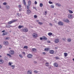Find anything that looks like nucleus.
<instances>
[{"mask_svg":"<svg viewBox=\"0 0 74 74\" xmlns=\"http://www.w3.org/2000/svg\"><path fill=\"white\" fill-rule=\"evenodd\" d=\"M64 55L65 57H67V56H68V54L66 53H64Z\"/></svg>","mask_w":74,"mask_h":74,"instance_id":"dca6fc26","label":"nucleus"},{"mask_svg":"<svg viewBox=\"0 0 74 74\" xmlns=\"http://www.w3.org/2000/svg\"><path fill=\"white\" fill-rule=\"evenodd\" d=\"M2 46H1V45H0V49L1 48H2Z\"/></svg>","mask_w":74,"mask_h":74,"instance_id":"3c124183","label":"nucleus"},{"mask_svg":"<svg viewBox=\"0 0 74 74\" xmlns=\"http://www.w3.org/2000/svg\"><path fill=\"white\" fill-rule=\"evenodd\" d=\"M40 39L41 40H42L43 39V38H42V37H40Z\"/></svg>","mask_w":74,"mask_h":74,"instance_id":"49530a36","label":"nucleus"},{"mask_svg":"<svg viewBox=\"0 0 74 74\" xmlns=\"http://www.w3.org/2000/svg\"><path fill=\"white\" fill-rule=\"evenodd\" d=\"M23 27V26L22 25H19L18 27V29H21L22 27Z\"/></svg>","mask_w":74,"mask_h":74,"instance_id":"5701e85b","label":"nucleus"},{"mask_svg":"<svg viewBox=\"0 0 74 74\" xmlns=\"http://www.w3.org/2000/svg\"><path fill=\"white\" fill-rule=\"evenodd\" d=\"M7 55H8V56H10V57L11 56L9 54H7Z\"/></svg>","mask_w":74,"mask_h":74,"instance_id":"c03bdc74","label":"nucleus"},{"mask_svg":"<svg viewBox=\"0 0 74 74\" xmlns=\"http://www.w3.org/2000/svg\"><path fill=\"white\" fill-rule=\"evenodd\" d=\"M45 65L46 66H49V63L48 62H47L45 64Z\"/></svg>","mask_w":74,"mask_h":74,"instance_id":"4be33fe9","label":"nucleus"},{"mask_svg":"<svg viewBox=\"0 0 74 74\" xmlns=\"http://www.w3.org/2000/svg\"><path fill=\"white\" fill-rule=\"evenodd\" d=\"M32 36L34 38H36L37 37V34L36 33H34L32 34Z\"/></svg>","mask_w":74,"mask_h":74,"instance_id":"7ed1b4c3","label":"nucleus"},{"mask_svg":"<svg viewBox=\"0 0 74 74\" xmlns=\"http://www.w3.org/2000/svg\"><path fill=\"white\" fill-rule=\"evenodd\" d=\"M3 5H7V3L6 2H4L3 3Z\"/></svg>","mask_w":74,"mask_h":74,"instance_id":"473e14b6","label":"nucleus"},{"mask_svg":"<svg viewBox=\"0 0 74 74\" xmlns=\"http://www.w3.org/2000/svg\"><path fill=\"white\" fill-rule=\"evenodd\" d=\"M43 5V4L42 3H40V7H42Z\"/></svg>","mask_w":74,"mask_h":74,"instance_id":"c756f323","label":"nucleus"},{"mask_svg":"<svg viewBox=\"0 0 74 74\" xmlns=\"http://www.w3.org/2000/svg\"><path fill=\"white\" fill-rule=\"evenodd\" d=\"M67 41H68V42H70V41H71V39L69 38L67 39Z\"/></svg>","mask_w":74,"mask_h":74,"instance_id":"a878e982","label":"nucleus"},{"mask_svg":"<svg viewBox=\"0 0 74 74\" xmlns=\"http://www.w3.org/2000/svg\"><path fill=\"white\" fill-rule=\"evenodd\" d=\"M5 8L6 10H10V7L8 5H6L5 6Z\"/></svg>","mask_w":74,"mask_h":74,"instance_id":"9b49d317","label":"nucleus"},{"mask_svg":"<svg viewBox=\"0 0 74 74\" xmlns=\"http://www.w3.org/2000/svg\"><path fill=\"white\" fill-rule=\"evenodd\" d=\"M35 4H37V2L36 1H35Z\"/></svg>","mask_w":74,"mask_h":74,"instance_id":"a19ab883","label":"nucleus"},{"mask_svg":"<svg viewBox=\"0 0 74 74\" xmlns=\"http://www.w3.org/2000/svg\"><path fill=\"white\" fill-rule=\"evenodd\" d=\"M34 18H37V16L36 15H34Z\"/></svg>","mask_w":74,"mask_h":74,"instance_id":"a18cd8bd","label":"nucleus"},{"mask_svg":"<svg viewBox=\"0 0 74 74\" xmlns=\"http://www.w3.org/2000/svg\"><path fill=\"white\" fill-rule=\"evenodd\" d=\"M56 49H57V48H56Z\"/></svg>","mask_w":74,"mask_h":74,"instance_id":"69168bd1","label":"nucleus"},{"mask_svg":"<svg viewBox=\"0 0 74 74\" xmlns=\"http://www.w3.org/2000/svg\"><path fill=\"white\" fill-rule=\"evenodd\" d=\"M12 69H14V68H12Z\"/></svg>","mask_w":74,"mask_h":74,"instance_id":"0e129e2a","label":"nucleus"},{"mask_svg":"<svg viewBox=\"0 0 74 74\" xmlns=\"http://www.w3.org/2000/svg\"><path fill=\"white\" fill-rule=\"evenodd\" d=\"M28 29L27 28H25L23 29V31L24 32H28Z\"/></svg>","mask_w":74,"mask_h":74,"instance_id":"f03ea898","label":"nucleus"},{"mask_svg":"<svg viewBox=\"0 0 74 74\" xmlns=\"http://www.w3.org/2000/svg\"><path fill=\"white\" fill-rule=\"evenodd\" d=\"M27 14H29L30 13V10H28L27 11Z\"/></svg>","mask_w":74,"mask_h":74,"instance_id":"a211bd4d","label":"nucleus"},{"mask_svg":"<svg viewBox=\"0 0 74 74\" xmlns=\"http://www.w3.org/2000/svg\"><path fill=\"white\" fill-rule=\"evenodd\" d=\"M28 3L29 5H30L31 4V1H29L28 2Z\"/></svg>","mask_w":74,"mask_h":74,"instance_id":"7c9ffc66","label":"nucleus"},{"mask_svg":"<svg viewBox=\"0 0 74 74\" xmlns=\"http://www.w3.org/2000/svg\"><path fill=\"white\" fill-rule=\"evenodd\" d=\"M73 61H74V58L73 59Z\"/></svg>","mask_w":74,"mask_h":74,"instance_id":"052dcab7","label":"nucleus"},{"mask_svg":"<svg viewBox=\"0 0 74 74\" xmlns=\"http://www.w3.org/2000/svg\"><path fill=\"white\" fill-rule=\"evenodd\" d=\"M19 11H21V9H19Z\"/></svg>","mask_w":74,"mask_h":74,"instance_id":"6e6d98bb","label":"nucleus"},{"mask_svg":"<svg viewBox=\"0 0 74 74\" xmlns=\"http://www.w3.org/2000/svg\"><path fill=\"white\" fill-rule=\"evenodd\" d=\"M68 11L69 12V13H70V14H73V12L70 10H68Z\"/></svg>","mask_w":74,"mask_h":74,"instance_id":"aec40b11","label":"nucleus"},{"mask_svg":"<svg viewBox=\"0 0 74 74\" xmlns=\"http://www.w3.org/2000/svg\"><path fill=\"white\" fill-rule=\"evenodd\" d=\"M68 17L69 19H71V18L73 17V16H72V15L71 14H69L68 15Z\"/></svg>","mask_w":74,"mask_h":74,"instance_id":"9d476101","label":"nucleus"},{"mask_svg":"<svg viewBox=\"0 0 74 74\" xmlns=\"http://www.w3.org/2000/svg\"><path fill=\"white\" fill-rule=\"evenodd\" d=\"M55 14H54V15H55Z\"/></svg>","mask_w":74,"mask_h":74,"instance_id":"e2e57ef3","label":"nucleus"},{"mask_svg":"<svg viewBox=\"0 0 74 74\" xmlns=\"http://www.w3.org/2000/svg\"><path fill=\"white\" fill-rule=\"evenodd\" d=\"M13 64V63L12 62H9L8 63V64L9 66H11V64Z\"/></svg>","mask_w":74,"mask_h":74,"instance_id":"412c9836","label":"nucleus"},{"mask_svg":"<svg viewBox=\"0 0 74 74\" xmlns=\"http://www.w3.org/2000/svg\"><path fill=\"white\" fill-rule=\"evenodd\" d=\"M66 39H65V40H66Z\"/></svg>","mask_w":74,"mask_h":74,"instance_id":"680f3d73","label":"nucleus"},{"mask_svg":"<svg viewBox=\"0 0 74 74\" xmlns=\"http://www.w3.org/2000/svg\"><path fill=\"white\" fill-rule=\"evenodd\" d=\"M27 74H32V71H31L29 70L27 72Z\"/></svg>","mask_w":74,"mask_h":74,"instance_id":"f8f14e48","label":"nucleus"},{"mask_svg":"<svg viewBox=\"0 0 74 74\" xmlns=\"http://www.w3.org/2000/svg\"><path fill=\"white\" fill-rule=\"evenodd\" d=\"M49 53L51 54H53L54 53V51L53 50H51L49 51Z\"/></svg>","mask_w":74,"mask_h":74,"instance_id":"4468645a","label":"nucleus"},{"mask_svg":"<svg viewBox=\"0 0 74 74\" xmlns=\"http://www.w3.org/2000/svg\"><path fill=\"white\" fill-rule=\"evenodd\" d=\"M45 50L46 51H48L49 50V48H46L45 49Z\"/></svg>","mask_w":74,"mask_h":74,"instance_id":"b1692460","label":"nucleus"},{"mask_svg":"<svg viewBox=\"0 0 74 74\" xmlns=\"http://www.w3.org/2000/svg\"><path fill=\"white\" fill-rule=\"evenodd\" d=\"M7 32H5L3 33L2 35L3 36H5V35H7Z\"/></svg>","mask_w":74,"mask_h":74,"instance_id":"393cba45","label":"nucleus"},{"mask_svg":"<svg viewBox=\"0 0 74 74\" xmlns=\"http://www.w3.org/2000/svg\"><path fill=\"white\" fill-rule=\"evenodd\" d=\"M58 25H62V26H63L64 25V23H63L61 22V21H59L58 23Z\"/></svg>","mask_w":74,"mask_h":74,"instance_id":"39448f33","label":"nucleus"},{"mask_svg":"<svg viewBox=\"0 0 74 74\" xmlns=\"http://www.w3.org/2000/svg\"><path fill=\"white\" fill-rule=\"evenodd\" d=\"M49 25H52V24H51V23L49 24Z\"/></svg>","mask_w":74,"mask_h":74,"instance_id":"4d7b16f0","label":"nucleus"},{"mask_svg":"<svg viewBox=\"0 0 74 74\" xmlns=\"http://www.w3.org/2000/svg\"><path fill=\"white\" fill-rule=\"evenodd\" d=\"M22 53L24 56H25V52H23Z\"/></svg>","mask_w":74,"mask_h":74,"instance_id":"e433bc0d","label":"nucleus"},{"mask_svg":"<svg viewBox=\"0 0 74 74\" xmlns=\"http://www.w3.org/2000/svg\"><path fill=\"white\" fill-rule=\"evenodd\" d=\"M3 44L5 45H8V44H9L8 42L7 41H4L3 42Z\"/></svg>","mask_w":74,"mask_h":74,"instance_id":"20e7f679","label":"nucleus"},{"mask_svg":"<svg viewBox=\"0 0 74 74\" xmlns=\"http://www.w3.org/2000/svg\"><path fill=\"white\" fill-rule=\"evenodd\" d=\"M54 67H58V64L56 63L54 64Z\"/></svg>","mask_w":74,"mask_h":74,"instance_id":"ddd939ff","label":"nucleus"},{"mask_svg":"<svg viewBox=\"0 0 74 74\" xmlns=\"http://www.w3.org/2000/svg\"><path fill=\"white\" fill-rule=\"evenodd\" d=\"M9 39V37H7L5 38V40H8Z\"/></svg>","mask_w":74,"mask_h":74,"instance_id":"09e8293b","label":"nucleus"},{"mask_svg":"<svg viewBox=\"0 0 74 74\" xmlns=\"http://www.w3.org/2000/svg\"><path fill=\"white\" fill-rule=\"evenodd\" d=\"M64 22H67V23L69 22V20L68 19L64 20Z\"/></svg>","mask_w":74,"mask_h":74,"instance_id":"f3484780","label":"nucleus"},{"mask_svg":"<svg viewBox=\"0 0 74 74\" xmlns=\"http://www.w3.org/2000/svg\"><path fill=\"white\" fill-rule=\"evenodd\" d=\"M29 5H28V6H27V9H28V10H29Z\"/></svg>","mask_w":74,"mask_h":74,"instance_id":"58836bf2","label":"nucleus"},{"mask_svg":"<svg viewBox=\"0 0 74 74\" xmlns=\"http://www.w3.org/2000/svg\"><path fill=\"white\" fill-rule=\"evenodd\" d=\"M1 56H0V58H1Z\"/></svg>","mask_w":74,"mask_h":74,"instance_id":"bf43d9fd","label":"nucleus"},{"mask_svg":"<svg viewBox=\"0 0 74 74\" xmlns=\"http://www.w3.org/2000/svg\"><path fill=\"white\" fill-rule=\"evenodd\" d=\"M47 12L46 11L45 12V15H47Z\"/></svg>","mask_w":74,"mask_h":74,"instance_id":"37998d69","label":"nucleus"},{"mask_svg":"<svg viewBox=\"0 0 74 74\" xmlns=\"http://www.w3.org/2000/svg\"><path fill=\"white\" fill-rule=\"evenodd\" d=\"M59 42V40L58 39H56L54 40L55 43H58Z\"/></svg>","mask_w":74,"mask_h":74,"instance_id":"423d86ee","label":"nucleus"},{"mask_svg":"<svg viewBox=\"0 0 74 74\" xmlns=\"http://www.w3.org/2000/svg\"><path fill=\"white\" fill-rule=\"evenodd\" d=\"M17 21V20H14L12 21H10L8 23V24H11V23H14L15 22Z\"/></svg>","mask_w":74,"mask_h":74,"instance_id":"f257e3e1","label":"nucleus"},{"mask_svg":"<svg viewBox=\"0 0 74 74\" xmlns=\"http://www.w3.org/2000/svg\"><path fill=\"white\" fill-rule=\"evenodd\" d=\"M18 7L20 8H21V5H18Z\"/></svg>","mask_w":74,"mask_h":74,"instance_id":"ea45409f","label":"nucleus"},{"mask_svg":"<svg viewBox=\"0 0 74 74\" xmlns=\"http://www.w3.org/2000/svg\"><path fill=\"white\" fill-rule=\"evenodd\" d=\"M19 56L21 58H23V56H22V55L21 54H19Z\"/></svg>","mask_w":74,"mask_h":74,"instance_id":"cd10ccee","label":"nucleus"},{"mask_svg":"<svg viewBox=\"0 0 74 74\" xmlns=\"http://www.w3.org/2000/svg\"><path fill=\"white\" fill-rule=\"evenodd\" d=\"M1 8V5H0V8Z\"/></svg>","mask_w":74,"mask_h":74,"instance_id":"13d9d810","label":"nucleus"},{"mask_svg":"<svg viewBox=\"0 0 74 74\" xmlns=\"http://www.w3.org/2000/svg\"><path fill=\"white\" fill-rule=\"evenodd\" d=\"M34 72L35 73H38V71H37L36 70L34 71Z\"/></svg>","mask_w":74,"mask_h":74,"instance_id":"c9c22d12","label":"nucleus"},{"mask_svg":"<svg viewBox=\"0 0 74 74\" xmlns=\"http://www.w3.org/2000/svg\"><path fill=\"white\" fill-rule=\"evenodd\" d=\"M56 5L57 7H60L61 6V5L59 3H56Z\"/></svg>","mask_w":74,"mask_h":74,"instance_id":"2eb2a0df","label":"nucleus"},{"mask_svg":"<svg viewBox=\"0 0 74 74\" xmlns=\"http://www.w3.org/2000/svg\"><path fill=\"white\" fill-rule=\"evenodd\" d=\"M11 67H15V65H11Z\"/></svg>","mask_w":74,"mask_h":74,"instance_id":"de8ad7c7","label":"nucleus"},{"mask_svg":"<svg viewBox=\"0 0 74 74\" xmlns=\"http://www.w3.org/2000/svg\"><path fill=\"white\" fill-rule=\"evenodd\" d=\"M4 32H5V31H2V33H4Z\"/></svg>","mask_w":74,"mask_h":74,"instance_id":"864d4df0","label":"nucleus"},{"mask_svg":"<svg viewBox=\"0 0 74 74\" xmlns=\"http://www.w3.org/2000/svg\"><path fill=\"white\" fill-rule=\"evenodd\" d=\"M43 39H44L45 40H47V38L45 37V36H43Z\"/></svg>","mask_w":74,"mask_h":74,"instance_id":"bb28decb","label":"nucleus"},{"mask_svg":"<svg viewBox=\"0 0 74 74\" xmlns=\"http://www.w3.org/2000/svg\"><path fill=\"white\" fill-rule=\"evenodd\" d=\"M24 48H26V49H27V46H25Z\"/></svg>","mask_w":74,"mask_h":74,"instance_id":"4c0bfd02","label":"nucleus"},{"mask_svg":"<svg viewBox=\"0 0 74 74\" xmlns=\"http://www.w3.org/2000/svg\"><path fill=\"white\" fill-rule=\"evenodd\" d=\"M42 53H43V55H45V52H43Z\"/></svg>","mask_w":74,"mask_h":74,"instance_id":"603ef678","label":"nucleus"},{"mask_svg":"<svg viewBox=\"0 0 74 74\" xmlns=\"http://www.w3.org/2000/svg\"><path fill=\"white\" fill-rule=\"evenodd\" d=\"M33 8H34V9H36V11H37V9H36V8H35V7H33Z\"/></svg>","mask_w":74,"mask_h":74,"instance_id":"8fccbe9b","label":"nucleus"},{"mask_svg":"<svg viewBox=\"0 0 74 74\" xmlns=\"http://www.w3.org/2000/svg\"><path fill=\"white\" fill-rule=\"evenodd\" d=\"M54 7H55V6L53 5H51L50 6V8H54Z\"/></svg>","mask_w":74,"mask_h":74,"instance_id":"c85d7f7f","label":"nucleus"},{"mask_svg":"<svg viewBox=\"0 0 74 74\" xmlns=\"http://www.w3.org/2000/svg\"><path fill=\"white\" fill-rule=\"evenodd\" d=\"M48 35L49 36H52V33L51 32H49L48 33Z\"/></svg>","mask_w":74,"mask_h":74,"instance_id":"6ab92c4d","label":"nucleus"},{"mask_svg":"<svg viewBox=\"0 0 74 74\" xmlns=\"http://www.w3.org/2000/svg\"><path fill=\"white\" fill-rule=\"evenodd\" d=\"M28 58H32L33 57V55L32 54H29L27 56Z\"/></svg>","mask_w":74,"mask_h":74,"instance_id":"1a4fd4ad","label":"nucleus"},{"mask_svg":"<svg viewBox=\"0 0 74 74\" xmlns=\"http://www.w3.org/2000/svg\"><path fill=\"white\" fill-rule=\"evenodd\" d=\"M49 3L50 4H53V3L52 2H51V1H49Z\"/></svg>","mask_w":74,"mask_h":74,"instance_id":"f704fd0d","label":"nucleus"},{"mask_svg":"<svg viewBox=\"0 0 74 74\" xmlns=\"http://www.w3.org/2000/svg\"><path fill=\"white\" fill-rule=\"evenodd\" d=\"M32 51H34L36 50V49L35 48H33L32 49Z\"/></svg>","mask_w":74,"mask_h":74,"instance_id":"72a5a7b5","label":"nucleus"},{"mask_svg":"<svg viewBox=\"0 0 74 74\" xmlns=\"http://www.w3.org/2000/svg\"><path fill=\"white\" fill-rule=\"evenodd\" d=\"M40 25H42V23H41L40 22H39L38 23Z\"/></svg>","mask_w":74,"mask_h":74,"instance_id":"79ce46f5","label":"nucleus"},{"mask_svg":"<svg viewBox=\"0 0 74 74\" xmlns=\"http://www.w3.org/2000/svg\"><path fill=\"white\" fill-rule=\"evenodd\" d=\"M9 53L10 54H11V55H13V54H14V51L13 50H10L9 51Z\"/></svg>","mask_w":74,"mask_h":74,"instance_id":"0eeeda50","label":"nucleus"},{"mask_svg":"<svg viewBox=\"0 0 74 74\" xmlns=\"http://www.w3.org/2000/svg\"><path fill=\"white\" fill-rule=\"evenodd\" d=\"M48 43H50V42H51V41H48Z\"/></svg>","mask_w":74,"mask_h":74,"instance_id":"5fc2aeb1","label":"nucleus"},{"mask_svg":"<svg viewBox=\"0 0 74 74\" xmlns=\"http://www.w3.org/2000/svg\"><path fill=\"white\" fill-rule=\"evenodd\" d=\"M23 1L24 4L25 5H26V2H25V0H23Z\"/></svg>","mask_w":74,"mask_h":74,"instance_id":"2f4dec72","label":"nucleus"},{"mask_svg":"<svg viewBox=\"0 0 74 74\" xmlns=\"http://www.w3.org/2000/svg\"><path fill=\"white\" fill-rule=\"evenodd\" d=\"M4 63V60L1 59H0V64H1Z\"/></svg>","mask_w":74,"mask_h":74,"instance_id":"6e6552de","label":"nucleus"}]
</instances>
